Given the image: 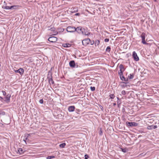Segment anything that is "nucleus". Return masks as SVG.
<instances>
[{
  "label": "nucleus",
  "instance_id": "obj_1",
  "mask_svg": "<svg viewBox=\"0 0 159 159\" xmlns=\"http://www.w3.org/2000/svg\"><path fill=\"white\" fill-rule=\"evenodd\" d=\"M20 6L18 5H14L12 6H3L2 8L5 9L7 10H14V9H17Z\"/></svg>",
  "mask_w": 159,
  "mask_h": 159
},
{
  "label": "nucleus",
  "instance_id": "obj_2",
  "mask_svg": "<svg viewBox=\"0 0 159 159\" xmlns=\"http://www.w3.org/2000/svg\"><path fill=\"white\" fill-rule=\"evenodd\" d=\"M146 34L145 33L143 32L140 36L142 38V43L144 44H148V43H147L145 40Z\"/></svg>",
  "mask_w": 159,
  "mask_h": 159
},
{
  "label": "nucleus",
  "instance_id": "obj_3",
  "mask_svg": "<svg viewBox=\"0 0 159 159\" xmlns=\"http://www.w3.org/2000/svg\"><path fill=\"white\" fill-rule=\"evenodd\" d=\"M48 82L50 84H54V81H53L52 79L51 72H50V71L48 72Z\"/></svg>",
  "mask_w": 159,
  "mask_h": 159
},
{
  "label": "nucleus",
  "instance_id": "obj_4",
  "mask_svg": "<svg viewBox=\"0 0 159 159\" xmlns=\"http://www.w3.org/2000/svg\"><path fill=\"white\" fill-rule=\"evenodd\" d=\"M76 28L75 27L72 26H68L66 28V31L68 32L73 33L76 31Z\"/></svg>",
  "mask_w": 159,
  "mask_h": 159
},
{
  "label": "nucleus",
  "instance_id": "obj_5",
  "mask_svg": "<svg viewBox=\"0 0 159 159\" xmlns=\"http://www.w3.org/2000/svg\"><path fill=\"white\" fill-rule=\"evenodd\" d=\"M126 124L128 126L130 127H136L138 125V123L135 122H129L127 121L126 122Z\"/></svg>",
  "mask_w": 159,
  "mask_h": 159
},
{
  "label": "nucleus",
  "instance_id": "obj_6",
  "mask_svg": "<svg viewBox=\"0 0 159 159\" xmlns=\"http://www.w3.org/2000/svg\"><path fill=\"white\" fill-rule=\"evenodd\" d=\"M57 38L54 36H52L48 39V40L51 43H55L57 40Z\"/></svg>",
  "mask_w": 159,
  "mask_h": 159
},
{
  "label": "nucleus",
  "instance_id": "obj_7",
  "mask_svg": "<svg viewBox=\"0 0 159 159\" xmlns=\"http://www.w3.org/2000/svg\"><path fill=\"white\" fill-rule=\"evenodd\" d=\"M81 33L83 35H89L90 34V32L87 29H85L84 28H83V30H82Z\"/></svg>",
  "mask_w": 159,
  "mask_h": 159
},
{
  "label": "nucleus",
  "instance_id": "obj_8",
  "mask_svg": "<svg viewBox=\"0 0 159 159\" xmlns=\"http://www.w3.org/2000/svg\"><path fill=\"white\" fill-rule=\"evenodd\" d=\"M132 56L134 60L135 61H138L139 60V57H138L137 54L135 51H134L133 52Z\"/></svg>",
  "mask_w": 159,
  "mask_h": 159
},
{
  "label": "nucleus",
  "instance_id": "obj_9",
  "mask_svg": "<svg viewBox=\"0 0 159 159\" xmlns=\"http://www.w3.org/2000/svg\"><path fill=\"white\" fill-rule=\"evenodd\" d=\"M90 41V39H85L82 41V43L83 45L86 46L89 43Z\"/></svg>",
  "mask_w": 159,
  "mask_h": 159
},
{
  "label": "nucleus",
  "instance_id": "obj_10",
  "mask_svg": "<svg viewBox=\"0 0 159 159\" xmlns=\"http://www.w3.org/2000/svg\"><path fill=\"white\" fill-rule=\"evenodd\" d=\"M11 97V94H8L5 97V100H4L7 103H8L10 102V99Z\"/></svg>",
  "mask_w": 159,
  "mask_h": 159
},
{
  "label": "nucleus",
  "instance_id": "obj_11",
  "mask_svg": "<svg viewBox=\"0 0 159 159\" xmlns=\"http://www.w3.org/2000/svg\"><path fill=\"white\" fill-rule=\"evenodd\" d=\"M119 68L120 69V71L118 72V73H120V74H122V73H123L124 70H125V69L124 67V66L123 65L120 64L119 66Z\"/></svg>",
  "mask_w": 159,
  "mask_h": 159
},
{
  "label": "nucleus",
  "instance_id": "obj_12",
  "mask_svg": "<svg viewBox=\"0 0 159 159\" xmlns=\"http://www.w3.org/2000/svg\"><path fill=\"white\" fill-rule=\"evenodd\" d=\"M15 72L16 73H18L20 75H22L23 74L24 72V70L23 68H20L18 70H15Z\"/></svg>",
  "mask_w": 159,
  "mask_h": 159
},
{
  "label": "nucleus",
  "instance_id": "obj_13",
  "mask_svg": "<svg viewBox=\"0 0 159 159\" xmlns=\"http://www.w3.org/2000/svg\"><path fill=\"white\" fill-rule=\"evenodd\" d=\"M76 31L78 33H82V30H83V28L80 26L76 28Z\"/></svg>",
  "mask_w": 159,
  "mask_h": 159
},
{
  "label": "nucleus",
  "instance_id": "obj_14",
  "mask_svg": "<svg viewBox=\"0 0 159 159\" xmlns=\"http://www.w3.org/2000/svg\"><path fill=\"white\" fill-rule=\"evenodd\" d=\"M75 107L74 106H70L68 107V110L69 112H71L74 111Z\"/></svg>",
  "mask_w": 159,
  "mask_h": 159
},
{
  "label": "nucleus",
  "instance_id": "obj_15",
  "mask_svg": "<svg viewBox=\"0 0 159 159\" xmlns=\"http://www.w3.org/2000/svg\"><path fill=\"white\" fill-rule=\"evenodd\" d=\"M157 127V125H151L148 126L147 127V129L148 130H151L153 129H155Z\"/></svg>",
  "mask_w": 159,
  "mask_h": 159
},
{
  "label": "nucleus",
  "instance_id": "obj_16",
  "mask_svg": "<svg viewBox=\"0 0 159 159\" xmlns=\"http://www.w3.org/2000/svg\"><path fill=\"white\" fill-rule=\"evenodd\" d=\"M69 65L72 68H74L75 66V62L74 61L72 60L69 62Z\"/></svg>",
  "mask_w": 159,
  "mask_h": 159
},
{
  "label": "nucleus",
  "instance_id": "obj_17",
  "mask_svg": "<svg viewBox=\"0 0 159 159\" xmlns=\"http://www.w3.org/2000/svg\"><path fill=\"white\" fill-rule=\"evenodd\" d=\"M30 135V134H27L25 136L24 138L23 139V141L25 142L26 144H27L26 141L27 140H29L28 138Z\"/></svg>",
  "mask_w": 159,
  "mask_h": 159
},
{
  "label": "nucleus",
  "instance_id": "obj_18",
  "mask_svg": "<svg viewBox=\"0 0 159 159\" xmlns=\"http://www.w3.org/2000/svg\"><path fill=\"white\" fill-rule=\"evenodd\" d=\"M24 151L21 148H19L18 149V151L17 153L20 154H23L24 152Z\"/></svg>",
  "mask_w": 159,
  "mask_h": 159
},
{
  "label": "nucleus",
  "instance_id": "obj_19",
  "mask_svg": "<svg viewBox=\"0 0 159 159\" xmlns=\"http://www.w3.org/2000/svg\"><path fill=\"white\" fill-rule=\"evenodd\" d=\"M118 74L120 76V79L123 81V80H125V78L123 75V73H122V74H120V73H118Z\"/></svg>",
  "mask_w": 159,
  "mask_h": 159
},
{
  "label": "nucleus",
  "instance_id": "obj_20",
  "mask_svg": "<svg viewBox=\"0 0 159 159\" xmlns=\"http://www.w3.org/2000/svg\"><path fill=\"white\" fill-rule=\"evenodd\" d=\"M100 43V41L99 40L96 39L95 40L94 42L95 45L96 46H98L99 45Z\"/></svg>",
  "mask_w": 159,
  "mask_h": 159
},
{
  "label": "nucleus",
  "instance_id": "obj_21",
  "mask_svg": "<svg viewBox=\"0 0 159 159\" xmlns=\"http://www.w3.org/2000/svg\"><path fill=\"white\" fill-rule=\"evenodd\" d=\"M5 115V112L4 111H2L0 110V118L2 116H4Z\"/></svg>",
  "mask_w": 159,
  "mask_h": 159
},
{
  "label": "nucleus",
  "instance_id": "obj_22",
  "mask_svg": "<svg viewBox=\"0 0 159 159\" xmlns=\"http://www.w3.org/2000/svg\"><path fill=\"white\" fill-rule=\"evenodd\" d=\"M62 46L65 48H68L70 46V45L69 44H63Z\"/></svg>",
  "mask_w": 159,
  "mask_h": 159
},
{
  "label": "nucleus",
  "instance_id": "obj_23",
  "mask_svg": "<svg viewBox=\"0 0 159 159\" xmlns=\"http://www.w3.org/2000/svg\"><path fill=\"white\" fill-rule=\"evenodd\" d=\"M134 78V75L133 74H130L128 76V78L129 80L133 79Z\"/></svg>",
  "mask_w": 159,
  "mask_h": 159
},
{
  "label": "nucleus",
  "instance_id": "obj_24",
  "mask_svg": "<svg viewBox=\"0 0 159 159\" xmlns=\"http://www.w3.org/2000/svg\"><path fill=\"white\" fill-rule=\"evenodd\" d=\"M66 145V144L65 143H61V144H60L59 147L61 148H63L65 147Z\"/></svg>",
  "mask_w": 159,
  "mask_h": 159
},
{
  "label": "nucleus",
  "instance_id": "obj_25",
  "mask_svg": "<svg viewBox=\"0 0 159 159\" xmlns=\"http://www.w3.org/2000/svg\"><path fill=\"white\" fill-rule=\"evenodd\" d=\"M55 158V157L53 156H48L47 157V159H51L52 158Z\"/></svg>",
  "mask_w": 159,
  "mask_h": 159
},
{
  "label": "nucleus",
  "instance_id": "obj_26",
  "mask_svg": "<svg viewBox=\"0 0 159 159\" xmlns=\"http://www.w3.org/2000/svg\"><path fill=\"white\" fill-rule=\"evenodd\" d=\"M120 149L122 152H125V153L126 152L127 150V149L126 148L123 149V148H120Z\"/></svg>",
  "mask_w": 159,
  "mask_h": 159
},
{
  "label": "nucleus",
  "instance_id": "obj_27",
  "mask_svg": "<svg viewBox=\"0 0 159 159\" xmlns=\"http://www.w3.org/2000/svg\"><path fill=\"white\" fill-rule=\"evenodd\" d=\"M111 50V48L109 46H108L106 50V52H110Z\"/></svg>",
  "mask_w": 159,
  "mask_h": 159
},
{
  "label": "nucleus",
  "instance_id": "obj_28",
  "mask_svg": "<svg viewBox=\"0 0 159 159\" xmlns=\"http://www.w3.org/2000/svg\"><path fill=\"white\" fill-rule=\"evenodd\" d=\"M99 134L100 135H102V134H103L102 130L101 128L100 129V130L99 132Z\"/></svg>",
  "mask_w": 159,
  "mask_h": 159
},
{
  "label": "nucleus",
  "instance_id": "obj_29",
  "mask_svg": "<svg viewBox=\"0 0 159 159\" xmlns=\"http://www.w3.org/2000/svg\"><path fill=\"white\" fill-rule=\"evenodd\" d=\"M111 99H113L115 97L114 95V94H111L109 95Z\"/></svg>",
  "mask_w": 159,
  "mask_h": 159
},
{
  "label": "nucleus",
  "instance_id": "obj_30",
  "mask_svg": "<svg viewBox=\"0 0 159 159\" xmlns=\"http://www.w3.org/2000/svg\"><path fill=\"white\" fill-rule=\"evenodd\" d=\"M49 30H50L52 31H54L55 30V28L54 27L51 28L50 29H49Z\"/></svg>",
  "mask_w": 159,
  "mask_h": 159
},
{
  "label": "nucleus",
  "instance_id": "obj_31",
  "mask_svg": "<svg viewBox=\"0 0 159 159\" xmlns=\"http://www.w3.org/2000/svg\"><path fill=\"white\" fill-rule=\"evenodd\" d=\"M90 89L92 91H93L95 90V88L94 87H91Z\"/></svg>",
  "mask_w": 159,
  "mask_h": 159
},
{
  "label": "nucleus",
  "instance_id": "obj_32",
  "mask_svg": "<svg viewBox=\"0 0 159 159\" xmlns=\"http://www.w3.org/2000/svg\"><path fill=\"white\" fill-rule=\"evenodd\" d=\"M121 93L123 95H125L126 94V92L125 90L122 91Z\"/></svg>",
  "mask_w": 159,
  "mask_h": 159
},
{
  "label": "nucleus",
  "instance_id": "obj_33",
  "mask_svg": "<svg viewBox=\"0 0 159 159\" xmlns=\"http://www.w3.org/2000/svg\"><path fill=\"white\" fill-rule=\"evenodd\" d=\"M2 93L3 95L4 96L6 95V93L5 92V91H4L2 90Z\"/></svg>",
  "mask_w": 159,
  "mask_h": 159
},
{
  "label": "nucleus",
  "instance_id": "obj_34",
  "mask_svg": "<svg viewBox=\"0 0 159 159\" xmlns=\"http://www.w3.org/2000/svg\"><path fill=\"white\" fill-rule=\"evenodd\" d=\"M53 35H55L57 34H58V32L57 31H56L55 30L54 31H53Z\"/></svg>",
  "mask_w": 159,
  "mask_h": 159
},
{
  "label": "nucleus",
  "instance_id": "obj_35",
  "mask_svg": "<svg viewBox=\"0 0 159 159\" xmlns=\"http://www.w3.org/2000/svg\"><path fill=\"white\" fill-rule=\"evenodd\" d=\"M84 159H88V158L89 157V156L87 154H85L84 156Z\"/></svg>",
  "mask_w": 159,
  "mask_h": 159
},
{
  "label": "nucleus",
  "instance_id": "obj_36",
  "mask_svg": "<svg viewBox=\"0 0 159 159\" xmlns=\"http://www.w3.org/2000/svg\"><path fill=\"white\" fill-rule=\"evenodd\" d=\"M109 39L106 38L104 39V41L105 42H109Z\"/></svg>",
  "mask_w": 159,
  "mask_h": 159
},
{
  "label": "nucleus",
  "instance_id": "obj_37",
  "mask_svg": "<svg viewBox=\"0 0 159 159\" xmlns=\"http://www.w3.org/2000/svg\"><path fill=\"white\" fill-rule=\"evenodd\" d=\"M39 102L41 104H42L43 103V99H41L39 100Z\"/></svg>",
  "mask_w": 159,
  "mask_h": 159
},
{
  "label": "nucleus",
  "instance_id": "obj_38",
  "mask_svg": "<svg viewBox=\"0 0 159 159\" xmlns=\"http://www.w3.org/2000/svg\"><path fill=\"white\" fill-rule=\"evenodd\" d=\"M122 83L125 84V86H127V84H128V82H123Z\"/></svg>",
  "mask_w": 159,
  "mask_h": 159
},
{
  "label": "nucleus",
  "instance_id": "obj_39",
  "mask_svg": "<svg viewBox=\"0 0 159 159\" xmlns=\"http://www.w3.org/2000/svg\"><path fill=\"white\" fill-rule=\"evenodd\" d=\"M90 43L91 45H93L94 43V42L93 40L92 41H90Z\"/></svg>",
  "mask_w": 159,
  "mask_h": 159
},
{
  "label": "nucleus",
  "instance_id": "obj_40",
  "mask_svg": "<svg viewBox=\"0 0 159 159\" xmlns=\"http://www.w3.org/2000/svg\"><path fill=\"white\" fill-rule=\"evenodd\" d=\"M128 78H125V80H123V81H126V82H127L128 81Z\"/></svg>",
  "mask_w": 159,
  "mask_h": 159
},
{
  "label": "nucleus",
  "instance_id": "obj_41",
  "mask_svg": "<svg viewBox=\"0 0 159 159\" xmlns=\"http://www.w3.org/2000/svg\"><path fill=\"white\" fill-rule=\"evenodd\" d=\"M75 15L76 16H79L80 15V14L79 13H76L75 14Z\"/></svg>",
  "mask_w": 159,
  "mask_h": 159
},
{
  "label": "nucleus",
  "instance_id": "obj_42",
  "mask_svg": "<svg viewBox=\"0 0 159 159\" xmlns=\"http://www.w3.org/2000/svg\"><path fill=\"white\" fill-rule=\"evenodd\" d=\"M3 99V98L2 97L0 96V100L2 101Z\"/></svg>",
  "mask_w": 159,
  "mask_h": 159
},
{
  "label": "nucleus",
  "instance_id": "obj_43",
  "mask_svg": "<svg viewBox=\"0 0 159 159\" xmlns=\"http://www.w3.org/2000/svg\"><path fill=\"white\" fill-rule=\"evenodd\" d=\"M122 111H123V112H124L125 111V109L124 108H123Z\"/></svg>",
  "mask_w": 159,
  "mask_h": 159
},
{
  "label": "nucleus",
  "instance_id": "obj_44",
  "mask_svg": "<svg viewBox=\"0 0 159 159\" xmlns=\"http://www.w3.org/2000/svg\"><path fill=\"white\" fill-rule=\"evenodd\" d=\"M64 29H63V28H62V29H61V32H63V31H64Z\"/></svg>",
  "mask_w": 159,
  "mask_h": 159
},
{
  "label": "nucleus",
  "instance_id": "obj_45",
  "mask_svg": "<svg viewBox=\"0 0 159 159\" xmlns=\"http://www.w3.org/2000/svg\"><path fill=\"white\" fill-rule=\"evenodd\" d=\"M117 105H118V107H119V105L120 104V103H119V102L118 101H117Z\"/></svg>",
  "mask_w": 159,
  "mask_h": 159
},
{
  "label": "nucleus",
  "instance_id": "obj_46",
  "mask_svg": "<svg viewBox=\"0 0 159 159\" xmlns=\"http://www.w3.org/2000/svg\"><path fill=\"white\" fill-rule=\"evenodd\" d=\"M113 106H115L116 105V103H113Z\"/></svg>",
  "mask_w": 159,
  "mask_h": 159
},
{
  "label": "nucleus",
  "instance_id": "obj_47",
  "mask_svg": "<svg viewBox=\"0 0 159 159\" xmlns=\"http://www.w3.org/2000/svg\"><path fill=\"white\" fill-rule=\"evenodd\" d=\"M155 2H156L157 0H153Z\"/></svg>",
  "mask_w": 159,
  "mask_h": 159
},
{
  "label": "nucleus",
  "instance_id": "obj_48",
  "mask_svg": "<svg viewBox=\"0 0 159 159\" xmlns=\"http://www.w3.org/2000/svg\"><path fill=\"white\" fill-rule=\"evenodd\" d=\"M117 99H118V100H119V98L118 97H117Z\"/></svg>",
  "mask_w": 159,
  "mask_h": 159
},
{
  "label": "nucleus",
  "instance_id": "obj_49",
  "mask_svg": "<svg viewBox=\"0 0 159 159\" xmlns=\"http://www.w3.org/2000/svg\"><path fill=\"white\" fill-rule=\"evenodd\" d=\"M102 108L103 109V107H102V108H101V109H102Z\"/></svg>",
  "mask_w": 159,
  "mask_h": 159
},
{
  "label": "nucleus",
  "instance_id": "obj_50",
  "mask_svg": "<svg viewBox=\"0 0 159 159\" xmlns=\"http://www.w3.org/2000/svg\"><path fill=\"white\" fill-rule=\"evenodd\" d=\"M102 108L103 109V107H102V108H101V109H102Z\"/></svg>",
  "mask_w": 159,
  "mask_h": 159
},
{
  "label": "nucleus",
  "instance_id": "obj_51",
  "mask_svg": "<svg viewBox=\"0 0 159 159\" xmlns=\"http://www.w3.org/2000/svg\"><path fill=\"white\" fill-rule=\"evenodd\" d=\"M102 108L103 109V107H102V108H101V109H102Z\"/></svg>",
  "mask_w": 159,
  "mask_h": 159
},
{
  "label": "nucleus",
  "instance_id": "obj_52",
  "mask_svg": "<svg viewBox=\"0 0 159 159\" xmlns=\"http://www.w3.org/2000/svg\"><path fill=\"white\" fill-rule=\"evenodd\" d=\"M102 108L103 109V107H102V108H101V109H102Z\"/></svg>",
  "mask_w": 159,
  "mask_h": 159
}]
</instances>
